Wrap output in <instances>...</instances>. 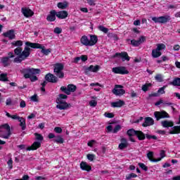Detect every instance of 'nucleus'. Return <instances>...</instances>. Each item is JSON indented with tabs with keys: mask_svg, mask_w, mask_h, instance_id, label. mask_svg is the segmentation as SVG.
<instances>
[{
	"mask_svg": "<svg viewBox=\"0 0 180 180\" xmlns=\"http://www.w3.org/2000/svg\"><path fill=\"white\" fill-rule=\"evenodd\" d=\"M12 47H17L14 49V54L16 57L13 59V63H22V61H25L29 56H30V46L26 45V46L22 49V46H23V41L20 40L13 41L11 42Z\"/></svg>",
	"mask_w": 180,
	"mask_h": 180,
	"instance_id": "obj_1",
	"label": "nucleus"
},
{
	"mask_svg": "<svg viewBox=\"0 0 180 180\" xmlns=\"http://www.w3.org/2000/svg\"><path fill=\"white\" fill-rule=\"evenodd\" d=\"M21 72L24 74L25 78H30L31 82H34V81H37L38 79L36 74H40V69H34L30 68H25L21 70Z\"/></svg>",
	"mask_w": 180,
	"mask_h": 180,
	"instance_id": "obj_2",
	"label": "nucleus"
},
{
	"mask_svg": "<svg viewBox=\"0 0 180 180\" xmlns=\"http://www.w3.org/2000/svg\"><path fill=\"white\" fill-rule=\"evenodd\" d=\"M68 96L65 94H60L56 99V105L57 109H60V110H66L67 109H70L71 108V103H67L64 99H67Z\"/></svg>",
	"mask_w": 180,
	"mask_h": 180,
	"instance_id": "obj_3",
	"label": "nucleus"
},
{
	"mask_svg": "<svg viewBox=\"0 0 180 180\" xmlns=\"http://www.w3.org/2000/svg\"><path fill=\"white\" fill-rule=\"evenodd\" d=\"M80 42L83 46H92L98 43V37L96 35H90V39L86 35H84L80 39Z\"/></svg>",
	"mask_w": 180,
	"mask_h": 180,
	"instance_id": "obj_4",
	"label": "nucleus"
},
{
	"mask_svg": "<svg viewBox=\"0 0 180 180\" xmlns=\"http://www.w3.org/2000/svg\"><path fill=\"white\" fill-rule=\"evenodd\" d=\"M25 46H29L32 49H41V53L44 56H49L51 53V49H46V47L40 44L27 41Z\"/></svg>",
	"mask_w": 180,
	"mask_h": 180,
	"instance_id": "obj_5",
	"label": "nucleus"
},
{
	"mask_svg": "<svg viewBox=\"0 0 180 180\" xmlns=\"http://www.w3.org/2000/svg\"><path fill=\"white\" fill-rule=\"evenodd\" d=\"M11 134L12 132L11 131V126H9L8 124H4L0 126V137L1 139L8 140V139L11 137Z\"/></svg>",
	"mask_w": 180,
	"mask_h": 180,
	"instance_id": "obj_6",
	"label": "nucleus"
},
{
	"mask_svg": "<svg viewBox=\"0 0 180 180\" xmlns=\"http://www.w3.org/2000/svg\"><path fill=\"white\" fill-rule=\"evenodd\" d=\"M64 65L63 63H56L53 65V72L58 78L63 79L64 78Z\"/></svg>",
	"mask_w": 180,
	"mask_h": 180,
	"instance_id": "obj_7",
	"label": "nucleus"
},
{
	"mask_svg": "<svg viewBox=\"0 0 180 180\" xmlns=\"http://www.w3.org/2000/svg\"><path fill=\"white\" fill-rule=\"evenodd\" d=\"M152 20L155 22V23H167V22H169L171 20V17L169 15L153 17Z\"/></svg>",
	"mask_w": 180,
	"mask_h": 180,
	"instance_id": "obj_8",
	"label": "nucleus"
},
{
	"mask_svg": "<svg viewBox=\"0 0 180 180\" xmlns=\"http://www.w3.org/2000/svg\"><path fill=\"white\" fill-rule=\"evenodd\" d=\"M60 91L66 94V95H71V92H75L77 91V86L74 84H68L67 87L61 86Z\"/></svg>",
	"mask_w": 180,
	"mask_h": 180,
	"instance_id": "obj_9",
	"label": "nucleus"
},
{
	"mask_svg": "<svg viewBox=\"0 0 180 180\" xmlns=\"http://www.w3.org/2000/svg\"><path fill=\"white\" fill-rule=\"evenodd\" d=\"M112 94L117 96H121L122 95H124V94H126V91L123 89V86L116 84L115 88L112 89Z\"/></svg>",
	"mask_w": 180,
	"mask_h": 180,
	"instance_id": "obj_10",
	"label": "nucleus"
},
{
	"mask_svg": "<svg viewBox=\"0 0 180 180\" xmlns=\"http://www.w3.org/2000/svg\"><path fill=\"white\" fill-rule=\"evenodd\" d=\"M112 72H114V74H120L121 75L129 74V71L123 66L113 68Z\"/></svg>",
	"mask_w": 180,
	"mask_h": 180,
	"instance_id": "obj_11",
	"label": "nucleus"
},
{
	"mask_svg": "<svg viewBox=\"0 0 180 180\" xmlns=\"http://www.w3.org/2000/svg\"><path fill=\"white\" fill-rule=\"evenodd\" d=\"M154 116L156 118V120H160V119H165L166 117H169V115L165 110L160 112L155 111L154 112Z\"/></svg>",
	"mask_w": 180,
	"mask_h": 180,
	"instance_id": "obj_12",
	"label": "nucleus"
},
{
	"mask_svg": "<svg viewBox=\"0 0 180 180\" xmlns=\"http://www.w3.org/2000/svg\"><path fill=\"white\" fill-rule=\"evenodd\" d=\"M116 57H121L122 61H130V56H129L127 52L116 53L113 56V58Z\"/></svg>",
	"mask_w": 180,
	"mask_h": 180,
	"instance_id": "obj_13",
	"label": "nucleus"
},
{
	"mask_svg": "<svg viewBox=\"0 0 180 180\" xmlns=\"http://www.w3.org/2000/svg\"><path fill=\"white\" fill-rule=\"evenodd\" d=\"M21 12L25 18H32L34 15V12L29 8H22Z\"/></svg>",
	"mask_w": 180,
	"mask_h": 180,
	"instance_id": "obj_14",
	"label": "nucleus"
},
{
	"mask_svg": "<svg viewBox=\"0 0 180 180\" xmlns=\"http://www.w3.org/2000/svg\"><path fill=\"white\" fill-rule=\"evenodd\" d=\"M46 81L48 82H52V84H56V82H58V78L54 76V75L49 73L45 76Z\"/></svg>",
	"mask_w": 180,
	"mask_h": 180,
	"instance_id": "obj_15",
	"label": "nucleus"
},
{
	"mask_svg": "<svg viewBox=\"0 0 180 180\" xmlns=\"http://www.w3.org/2000/svg\"><path fill=\"white\" fill-rule=\"evenodd\" d=\"M3 36L4 37H7L10 40H13V39L16 38V35L15 34V30H10L3 34Z\"/></svg>",
	"mask_w": 180,
	"mask_h": 180,
	"instance_id": "obj_16",
	"label": "nucleus"
},
{
	"mask_svg": "<svg viewBox=\"0 0 180 180\" xmlns=\"http://www.w3.org/2000/svg\"><path fill=\"white\" fill-rule=\"evenodd\" d=\"M98 70H101V66L100 65H90L88 68H86L85 69V73L88 74V72H96Z\"/></svg>",
	"mask_w": 180,
	"mask_h": 180,
	"instance_id": "obj_17",
	"label": "nucleus"
},
{
	"mask_svg": "<svg viewBox=\"0 0 180 180\" xmlns=\"http://www.w3.org/2000/svg\"><path fill=\"white\" fill-rule=\"evenodd\" d=\"M80 168L82 169V171H86L87 172H89L92 170V167L91 165H88L86 162H82L80 163Z\"/></svg>",
	"mask_w": 180,
	"mask_h": 180,
	"instance_id": "obj_18",
	"label": "nucleus"
},
{
	"mask_svg": "<svg viewBox=\"0 0 180 180\" xmlns=\"http://www.w3.org/2000/svg\"><path fill=\"white\" fill-rule=\"evenodd\" d=\"M56 10H51L49 13V15H48L46 17V20H48V22H54V20H56Z\"/></svg>",
	"mask_w": 180,
	"mask_h": 180,
	"instance_id": "obj_19",
	"label": "nucleus"
},
{
	"mask_svg": "<svg viewBox=\"0 0 180 180\" xmlns=\"http://www.w3.org/2000/svg\"><path fill=\"white\" fill-rule=\"evenodd\" d=\"M41 146V142L35 141L32 143V145L28 148H27V151H31V150H37V148H40Z\"/></svg>",
	"mask_w": 180,
	"mask_h": 180,
	"instance_id": "obj_20",
	"label": "nucleus"
},
{
	"mask_svg": "<svg viewBox=\"0 0 180 180\" xmlns=\"http://www.w3.org/2000/svg\"><path fill=\"white\" fill-rule=\"evenodd\" d=\"M121 143L118 146V148L120 150H124V148H127L129 146V143H127V139L122 138L120 140Z\"/></svg>",
	"mask_w": 180,
	"mask_h": 180,
	"instance_id": "obj_21",
	"label": "nucleus"
},
{
	"mask_svg": "<svg viewBox=\"0 0 180 180\" xmlns=\"http://www.w3.org/2000/svg\"><path fill=\"white\" fill-rule=\"evenodd\" d=\"M56 17H58V19H66L68 17V12L65 11H56Z\"/></svg>",
	"mask_w": 180,
	"mask_h": 180,
	"instance_id": "obj_22",
	"label": "nucleus"
},
{
	"mask_svg": "<svg viewBox=\"0 0 180 180\" xmlns=\"http://www.w3.org/2000/svg\"><path fill=\"white\" fill-rule=\"evenodd\" d=\"M154 124V120L150 117L145 118V122L142 124L143 127H148V126H153Z\"/></svg>",
	"mask_w": 180,
	"mask_h": 180,
	"instance_id": "obj_23",
	"label": "nucleus"
},
{
	"mask_svg": "<svg viewBox=\"0 0 180 180\" xmlns=\"http://www.w3.org/2000/svg\"><path fill=\"white\" fill-rule=\"evenodd\" d=\"M124 102L122 100H119L116 102L111 103L112 108H122V106H124Z\"/></svg>",
	"mask_w": 180,
	"mask_h": 180,
	"instance_id": "obj_24",
	"label": "nucleus"
},
{
	"mask_svg": "<svg viewBox=\"0 0 180 180\" xmlns=\"http://www.w3.org/2000/svg\"><path fill=\"white\" fill-rule=\"evenodd\" d=\"M18 122H20V126L22 130L26 129V119L23 118V117H20L18 119Z\"/></svg>",
	"mask_w": 180,
	"mask_h": 180,
	"instance_id": "obj_25",
	"label": "nucleus"
},
{
	"mask_svg": "<svg viewBox=\"0 0 180 180\" xmlns=\"http://www.w3.org/2000/svg\"><path fill=\"white\" fill-rule=\"evenodd\" d=\"M147 157L150 161L152 162H158V161H161V159H154V153L153 152H148L147 154Z\"/></svg>",
	"mask_w": 180,
	"mask_h": 180,
	"instance_id": "obj_26",
	"label": "nucleus"
},
{
	"mask_svg": "<svg viewBox=\"0 0 180 180\" xmlns=\"http://www.w3.org/2000/svg\"><path fill=\"white\" fill-rule=\"evenodd\" d=\"M162 54L160 51L157 49L152 50V57L153 58H158V57H161Z\"/></svg>",
	"mask_w": 180,
	"mask_h": 180,
	"instance_id": "obj_27",
	"label": "nucleus"
},
{
	"mask_svg": "<svg viewBox=\"0 0 180 180\" xmlns=\"http://www.w3.org/2000/svg\"><path fill=\"white\" fill-rule=\"evenodd\" d=\"M162 127H172L174 126V122L169 120H164L161 122Z\"/></svg>",
	"mask_w": 180,
	"mask_h": 180,
	"instance_id": "obj_28",
	"label": "nucleus"
},
{
	"mask_svg": "<svg viewBox=\"0 0 180 180\" xmlns=\"http://www.w3.org/2000/svg\"><path fill=\"white\" fill-rule=\"evenodd\" d=\"M180 126H174L170 131L169 134H179Z\"/></svg>",
	"mask_w": 180,
	"mask_h": 180,
	"instance_id": "obj_29",
	"label": "nucleus"
},
{
	"mask_svg": "<svg viewBox=\"0 0 180 180\" xmlns=\"http://www.w3.org/2000/svg\"><path fill=\"white\" fill-rule=\"evenodd\" d=\"M58 8H59V9H66V8L68 7V2L67 1H63V2H59L57 4Z\"/></svg>",
	"mask_w": 180,
	"mask_h": 180,
	"instance_id": "obj_30",
	"label": "nucleus"
},
{
	"mask_svg": "<svg viewBox=\"0 0 180 180\" xmlns=\"http://www.w3.org/2000/svg\"><path fill=\"white\" fill-rule=\"evenodd\" d=\"M6 116H7V117H10L11 119H13V120H19V118L20 117L19 115H18V114L11 115L8 112H6Z\"/></svg>",
	"mask_w": 180,
	"mask_h": 180,
	"instance_id": "obj_31",
	"label": "nucleus"
},
{
	"mask_svg": "<svg viewBox=\"0 0 180 180\" xmlns=\"http://www.w3.org/2000/svg\"><path fill=\"white\" fill-rule=\"evenodd\" d=\"M169 85H173L174 86H180V78H175L172 82L169 83Z\"/></svg>",
	"mask_w": 180,
	"mask_h": 180,
	"instance_id": "obj_32",
	"label": "nucleus"
},
{
	"mask_svg": "<svg viewBox=\"0 0 180 180\" xmlns=\"http://www.w3.org/2000/svg\"><path fill=\"white\" fill-rule=\"evenodd\" d=\"M1 63L3 64L4 67H8L9 65V58L4 57L1 60Z\"/></svg>",
	"mask_w": 180,
	"mask_h": 180,
	"instance_id": "obj_33",
	"label": "nucleus"
},
{
	"mask_svg": "<svg viewBox=\"0 0 180 180\" xmlns=\"http://www.w3.org/2000/svg\"><path fill=\"white\" fill-rule=\"evenodd\" d=\"M139 140H144L146 139V135L141 131H136V135Z\"/></svg>",
	"mask_w": 180,
	"mask_h": 180,
	"instance_id": "obj_34",
	"label": "nucleus"
},
{
	"mask_svg": "<svg viewBox=\"0 0 180 180\" xmlns=\"http://www.w3.org/2000/svg\"><path fill=\"white\" fill-rule=\"evenodd\" d=\"M0 81L6 82L8 81V73H2L0 75Z\"/></svg>",
	"mask_w": 180,
	"mask_h": 180,
	"instance_id": "obj_35",
	"label": "nucleus"
},
{
	"mask_svg": "<svg viewBox=\"0 0 180 180\" xmlns=\"http://www.w3.org/2000/svg\"><path fill=\"white\" fill-rule=\"evenodd\" d=\"M34 136H35V140H37V141H39V143H41V141L43 140H44V138L43 137V135H41L40 134L35 133Z\"/></svg>",
	"mask_w": 180,
	"mask_h": 180,
	"instance_id": "obj_36",
	"label": "nucleus"
},
{
	"mask_svg": "<svg viewBox=\"0 0 180 180\" xmlns=\"http://www.w3.org/2000/svg\"><path fill=\"white\" fill-rule=\"evenodd\" d=\"M155 79L158 82H162L164 81V77L161 74H158L155 76Z\"/></svg>",
	"mask_w": 180,
	"mask_h": 180,
	"instance_id": "obj_37",
	"label": "nucleus"
},
{
	"mask_svg": "<svg viewBox=\"0 0 180 180\" xmlns=\"http://www.w3.org/2000/svg\"><path fill=\"white\" fill-rule=\"evenodd\" d=\"M152 85L153 84L151 83H146V84H143L142 86V91H143V92H147V91H148V88L152 86Z\"/></svg>",
	"mask_w": 180,
	"mask_h": 180,
	"instance_id": "obj_38",
	"label": "nucleus"
},
{
	"mask_svg": "<svg viewBox=\"0 0 180 180\" xmlns=\"http://www.w3.org/2000/svg\"><path fill=\"white\" fill-rule=\"evenodd\" d=\"M55 143H58L59 144H63L64 143V139H63L61 136H58L56 138L53 140Z\"/></svg>",
	"mask_w": 180,
	"mask_h": 180,
	"instance_id": "obj_39",
	"label": "nucleus"
},
{
	"mask_svg": "<svg viewBox=\"0 0 180 180\" xmlns=\"http://www.w3.org/2000/svg\"><path fill=\"white\" fill-rule=\"evenodd\" d=\"M167 85H165L163 86L162 87L160 88L158 90V94L159 95H164V94H165V88H167Z\"/></svg>",
	"mask_w": 180,
	"mask_h": 180,
	"instance_id": "obj_40",
	"label": "nucleus"
},
{
	"mask_svg": "<svg viewBox=\"0 0 180 180\" xmlns=\"http://www.w3.org/2000/svg\"><path fill=\"white\" fill-rule=\"evenodd\" d=\"M98 30H100L101 32H103V33H108V32H109V29L106 28L105 27L103 26V25H100L98 26Z\"/></svg>",
	"mask_w": 180,
	"mask_h": 180,
	"instance_id": "obj_41",
	"label": "nucleus"
},
{
	"mask_svg": "<svg viewBox=\"0 0 180 180\" xmlns=\"http://www.w3.org/2000/svg\"><path fill=\"white\" fill-rule=\"evenodd\" d=\"M156 49L158 50L159 51H161V50H165V44H158Z\"/></svg>",
	"mask_w": 180,
	"mask_h": 180,
	"instance_id": "obj_42",
	"label": "nucleus"
},
{
	"mask_svg": "<svg viewBox=\"0 0 180 180\" xmlns=\"http://www.w3.org/2000/svg\"><path fill=\"white\" fill-rule=\"evenodd\" d=\"M137 133V131L134 130V129H129L127 131L128 136H136Z\"/></svg>",
	"mask_w": 180,
	"mask_h": 180,
	"instance_id": "obj_43",
	"label": "nucleus"
},
{
	"mask_svg": "<svg viewBox=\"0 0 180 180\" xmlns=\"http://www.w3.org/2000/svg\"><path fill=\"white\" fill-rule=\"evenodd\" d=\"M131 44L134 46V47H139L140 46V43L139 42V40L132 39L131 40Z\"/></svg>",
	"mask_w": 180,
	"mask_h": 180,
	"instance_id": "obj_44",
	"label": "nucleus"
},
{
	"mask_svg": "<svg viewBox=\"0 0 180 180\" xmlns=\"http://www.w3.org/2000/svg\"><path fill=\"white\" fill-rule=\"evenodd\" d=\"M89 105L91 108H95L98 105V102L96 100H91L89 101Z\"/></svg>",
	"mask_w": 180,
	"mask_h": 180,
	"instance_id": "obj_45",
	"label": "nucleus"
},
{
	"mask_svg": "<svg viewBox=\"0 0 180 180\" xmlns=\"http://www.w3.org/2000/svg\"><path fill=\"white\" fill-rule=\"evenodd\" d=\"M63 32V29L57 27H55L54 30H53V33H55L56 34H60Z\"/></svg>",
	"mask_w": 180,
	"mask_h": 180,
	"instance_id": "obj_46",
	"label": "nucleus"
},
{
	"mask_svg": "<svg viewBox=\"0 0 180 180\" xmlns=\"http://www.w3.org/2000/svg\"><path fill=\"white\" fill-rule=\"evenodd\" d=\"M30 99L32 102H39V97L37 96V94H34L32 96Z\"/></svg>",
	"mask_w": 180,
	"mask_h": 180,
	"instance_id": "obj_47",
	"label": "nucleus"
},
{
	"mask_svg": "<svg viewBox=\"0 0 180 180\" xmlns=\"http://www.w3.org/2000/svg\"><path fill=\"white\" fill-rule=\"evenodd\" d=\"M131 178H137V174L131 173L126 176V179H131Z\"/></svg>",
	"mask_w": 180,
	"mask_h": 180,
	"instance_id": "obj_48",
	"label": "nucleus"
},
{
	"mask_svg": "<svg viewBox=\"0 0 180 180\" xmlns=\"http://www.w3.org/2000/svg\"><path fill=\"white\" fill-rule=\"evenodd\" d=\"M146 39H147V38L146 37L141 36L138 39V41L139 42V44H143V43H144V41H146Z\"/></svg>",
	"mask_w": 180,
	"mask_h": 180,
	"instance_id": "obj_49",
	"label": "nucleus"
},
{
	"mask_svg": "<svg viewBox=\"0 0 180 180\" xmlns=\"http://www.w3.org/2000/svg\"><path fill=\"white\" fill-rule=\"evenodd\" d=\"M104 116L105 117H108V119H112V118L115 117V115H113V113H112V112H105L104 114Z\"/></svg>",
	"mask_w": 180,
	"mask_h": 180,
	"instance_id": "obj_50",
	"label": "nucleus"
},
{
	"mask_svg": "<svg viewBox=\"0 0 180 180\" xmlns=\"http://www.w3.org/2000/svg\"><path fill=\"white\" fill-rule=\"evenodd\" d=\"M139 166L140 167V168H141V169H143V171L148 170V167H147V166H146L144 163H139Z\"/></svg>",
	"mask_w": 180,
	"mask_h": 180,
	"instance_id": "obj_51",
	"label": "nucleus"
},
{
	"mask_svg": "<svg viewBox=\"0 0 180 180\" xmlns=\"http://www.w3.org/2000/svg\"><path fill=\"white\" fill-rule=\"evenodd\" d=\"M7 164L9 169H12V168H13V161L12 160V158H10V160L7 162Z\"/></svg>",
	"mask_w": 180,
	"mask_h": 180,
	"instance_id": "obj_52",
	"label": "nucleus"
},
{
	"mask_svg": "<svg viewBox=\"0 0 180 180\" xmlns=\"http://www.w3.org/2000/svg\"><path fill=\"white\" fill-rule=\"evenodd\" d=\"M86 157L89 161H94L95 160V155L94 154H88Z\"/></svg>",
	"mask_w": 180,
	"mask_h": 180,
	"instance_id": "obj_53",
	"label": "nucleus"
},
{
	"mask_svg": "<svg viewBox=\"0 0 180 180\" xmlns=\"http://www.w3.org/2000/svg\"><path fill=\"white\" fill-rule=\"evenodd\" d=\"M54 131L60 134V133H63V129H61V127H56L54 128Z\"/></svg>",
	"mask_w": 180,
	"mask_h": 180,
	"instance_id": "obj_54",
	"label": "nucleus"
},
{
	"mask_svg": "<svg viewBox=\"0 0 180 180\" xmlns=\"http://www.w3.org/2000/svg\"><path fill=\"white\" fill-rule=\"evenodd\" d=\"M121 129L122 127H120V125H116L115 127L113 129L112 132L117 133V131H119Z\"/></svg>",
	"mask_w": 180,
	"mask_h": 180,
	"instance_id": "obj_55",
	"label": "nucleus"
},
{
	"mask_svg": "<svg viewBox=\"0 0 180 180\" xmlns=\"http://www.w3.org/2000/svg\"><path fill=\"white\" fill-rule=\"evenodd\" d=\"M20 108H26V102L24 100H21L20 102Z\"/></svg>",
	"mask_w": 180,
	"mask_h": 180,
	"instance_id": "obj_56",
	"label": "nucleus"
},
{
	"mask_svg": "<svg viewBox=\"0 0 180 180\" xmlns=\"http://www.w3.org/2000/svg\"><path fill=\"white\" fill-rule=\"evenodd\" d=\"M95 143H96V141L95 140H91V141H89L87 143V146L89 147H94V144H95Z\"/></svg>",
	"mask_w": 180,
	"mask_h": 180,
	"instance_id": "obj_57",
	"label": "nucleus"
},
{
	"mask_svg": "<svg viewBox=\"0 0 180 180\" xmlns=\"http://www.w3.org/2000/svg\"><path fill=\"white\" fill-rule=\"evenodd\" d=\"M29 179H30V177L29 176V175L25 174V175L22 176V179H17L15 180H29Z\"/></svg>",
	"mask_w": 180,
	"mask_h": 180,
	"instance_id": "obj_58",
	"label": "nucleus"
},
{
	"mask_svg": "<svg viewBox=\"0 0 180 180\" xmlns=\"http://www.w3.org/2000/svg\"><path fill=\"white\" fill-rule=\"evenodd\" d=\"M90 6H95V0H86Z\"/></svg>",
	"mask_w": 180,
	"mask_h": 180,
	"instance_id": "obj_59",
	"label": "nucleus"
},
{
	"mask_svg": "<svg viewBox=\"0 0 180 180\" xmlns=\"http://www.w3.org/2000/svg\"><path fill=\"white\" fill-rule=\"evenodd\" d=\"M163 105H164V106H170L171 107L172 105H174V103H171L169 101H165V102L163 101Z\"/></svg>",
	"mask_w": 180,
	"mask_h": 180,
	"instance_id": "obj_60",
	"label": "nucleus"
},
{
	"mask_svg": "<svg viewBox=\"0 0 180 180\" xmlns=\"http://www.w3.org/2000/svg\"><path fill=\"white\" fill-rule=\"evenodd\" d=\"M80 60H82V61L85 62L88 60V56L86 55H82L80 57Z\"/></svg>",
	"mask_w": 180,
	"mask_h": 180,
	"instance_id": "obj_61",
	"label": "nucleus"
},
{
	"mask_svg": "<svg viewBox=\"0 0 180 180\" xmlns=\"http://www.w3.org/2000/svg\"><path fill=\"white\" fill-rule=\"evenodd\" d=\"M6 105L7 106H9V105H12V99L7 98L6 101Z\"/></svg>",
	"mask_w": 180,
	"mask_h": 180,
	"instance_id": "obj_62",
	"label": "nucleus"
},
{
	"mask_svg": "<svg viewBox=\"0 0 180 180\" xmlns=\"http://www.w3.org/2000/svg\"><path fill=\"white\" fill-rule=\"evenodd\" d=\"M179 49L180 46L178 44H176L173 46V50H174V51H179Z\"/></svg>",
	"mask_w": 180,
	"mask_h": 180,
	"instance_id": "obj_63",
	"label": "nucleus"
},
{
	"mask_svg": "<svg viewBox=\"0 0 180 180\" xmlns=\"http://www.w3.org/2000/svg\"><path fill=\"white\" fill-rule=\"evenodd\" d=\"M35 179L36 180H45L46 177L41 176H35Z\"/></svg>",
	"mask_w": 180,
	"mask_h": 180,
	"instance_id": "obj_64",
	"label": "nucleus"
}]
</instances>
